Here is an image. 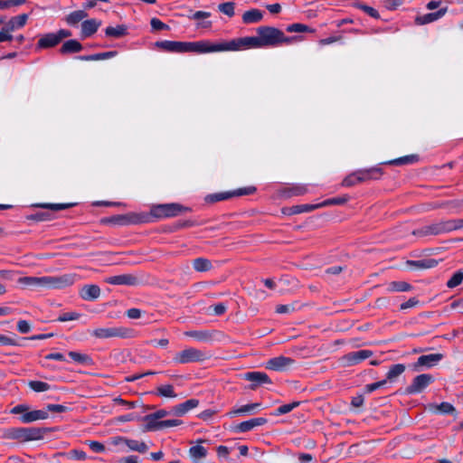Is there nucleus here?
<instances>
[{
	"label": "nucleus",
	"mask_w": 463,
	"mask_h": 463,
	"mask_svg": "<svg viewBox=\"0 0 463 463\" xmlns=\"http://www.w3.org/2000/svg\"><path fill=\"white\" fill-rule=\"evenodd\" d=\"M39 436V430L33 428H20L12 430L11 438L23 440H32Z\"/></svg>",
	"instance_id": "a211bd4d"
},
{
	"label": "nucleus",
	"mask_w": 463,
	"mask_h": 463,
	"mask_svg": "<svg viewBox=\"0 0 463 463\" xmlns=\"http://www.w3.org/2000/svg\"><path fill=\"white\" fill-rule=\"evenodd\" d=\"M409 265L414 266L418 269H430L434 268L437 265V261L435 260H411L408 261Z\"/></svg>",
	"instance_id": "49530a36"
},
{
	"label": "nucleus",
	"mask_w": 463,
	"mask_h": 463,
	"mask_svg": "<svg viewBox=\"0 0 463 463\" xmlns=\"http://www.w3.org/2000/svg\"><path fill=\"white\" fill-rule=\"evenodd\" d=\"M189 455L194 461L198 462L207 456V449L201 444H196L190 448Z\"/></svg>",
	"instance_id": "f704fd0d"
},
{
	"label": "nucleus",
	"mask_w": 463,
	"mask_h": 463,
	"mask_svg": "<svg viewBox=\"0 0 463 463\" xmlns=\"http://www.w3.org/2000/svg\"><path fill=\"white\" fill-rule=\"evenodd\" d=\"M116 51H110V52H99V53H94L90 55H80L77 56L76 59L80 61H100V60H106L112 57H115L117 55Z\"/></svg>",
	"instance_id": "7c9ffc66"
},
{
	"label": "nucleus",
	"mask_w": 463,
	"mask_h": 463,
	"mask_svg": "<svg viewBox=\"0 0 463 463\" xmlns=\"http://www.w3.org/2000/svg\"><path fill=\"white\" fill-rule=\"evenodd\" d=\"M46 411H47V412L51 411V412L61 413V412L67 411L68 407L61 405V404H48Z\"/></svg>",
	"instance_id": "e2e57ef3"
},
{
	"label": "nucleus",
	"mask_w": 463,
	"mask_h": 463,
	"mask_svg": "<svg viewBox=\"0 0 463 463\" xmlns=\"http://www.w3.org/2000/svg\"><path fill=\"white\" fill-rule=\"evenodd\" d=\"M443 355L441 354H430L421 355L418 358L414 364V369L419 370L420 367H432L437 364Z\"/></svg>",
	"instance_id": "f3484780"
},
{
	"label": "nucleus",
	"mask_w": 463,
	"mask_h": 463,
	"mask_svg": "<svg viewBox=\"0 0 463 463\" xmlns=\"http://www.w3.org/2000/svg\"><path fill=\"white\" fill-rule=\"evenodd\" d=\"M255 192H256V187L253 185H249V186L239 188V189L230 191V192L211 194L206 195L204 200L207 203H213L216 202L230 199L234 196H242V195L252 194Z\"/></svg>",
	"instance_id": "0eeeda50"
},
{
	"label": "nucleus",
	"mask_w": 463,
	"mask_h": 463,
	"mask_svg": "<svg viewBox=\"0 0 463 463\" xmlns=\"http://www.w3.org/2000/svg\"><path fill=\"white\" fill-rule=\"evenodd\" d=\"M80 317V314L76 312L64 313L58 317V321L60 322H67L76 320Z\"/></svg>",
	"instance_id": "bf43d9fd"
},
{
	"label": "nucleus",
	"mask_w": 463,
	"mask_h": 463,
	"mask_svg": "<svg viewBox=\"0 0 463 463\" xmlns=\"http://www.w3.org/2000/svg\"><path fill=\"white\" fill-rule=\"evenodd\" d=\"M299 405V402H293L291 403H288V404H284V405H281L279 406L277 410H276V415H282V414H286V413H288L289 411H291L293 409L297 408L298 406Z\"/></svg>",
	"instance_id": "6e6d98bb"
},
{
	"label": "nucleus",
	"mask_w": 463,
	"mask_h": 463,
	"mask_svg": "<svg viewBox=\"0 0 463 463\" xmlns=\"http://www.w3.org/2000/svg\"><path fill=\"white\" fill-rule=\"evenodd\" d=\"M266 423H267L266 418H262V417L253 418V419L242 421L240 424H238L235 427V430L237 432H242V433L248 432V431L251 430L252 429L261 426V425H264Z\"/></svg>",
	"instance_id": "aec40b11"
},
{
	"label": "nucleus",
	"mask_w": 463,
	"mask_h": 463,
	"mask_svg": "<svg viewBox=\"0 0 463 463\" xmlns=\"http://www.w3.org/2000/svg\"><path fill=\"white\" fill-rule=\"evenodd\" d=\"M28 385L36 392H43L50 390V385L47 383L41 381H31Z\"/></svg>",
	"instance_id": "3c124183"
},
{
	"label": "nucleus",
	"mask_w": 463,
	"mask_h": 463,
	"mask_svg": "<svg viewBox=\"0 0 463 463\" xmlns=\"http://www.w3.org/2000/svg\"><path fill=\"white\" fill-rule=\"evenodd\" d=\"M372 355L373 352L370 350H358L343 355L340 358V361L345 366H352L358 364L359 363L371 357Z\"/></svg>",
	"instance_id": "9d476101"
},
{
	"label": "nucleus",
	"mask_w": 463,
	"mask_h": 463,
	"mask_svg": "<svg viewBox=\"0 0 463 463\" xmlns=\"http://www.w3.org/2000/svg\"><path fill=\"white\" fill-rule=\"evenodd\" d=\"M293 364L294 360L290 357L280 355L268 360L266 368L273 371H283Z\"/></svg>",
	"instance_id": "2eb2a0df"
},
{
	"label": "nucleus",
	"mask_w": 463,
	"mask_h": 463,
	"mask_svg": "<svg viewBox=\"0 0 463 463\" xmlns=\"http://www.w3.org/2000/svg\"><path fill=\"white\" fill-rule=\"evenodd\" d=\"M101 24L102 23L100 20L95 18L83 21L81 23V29L80 33V39L84 40L92 36L98 31Z\"/></svg>",
	"instance_id": "4468645a"
},
{
	"label": "nucleus",
	"mask_w": 463,
	"mask_h": 463,
	"mask_svg": "<svg viewBox=\"0 0 463 463\" xmlns=\"http://www.w3.org/2000/svg\"><path fill=\"white\" fill-rule=\"evenodd\" d=\"M150 25L152 30L160 31V30H169L170 27L166 24L163 23L160 19L154 17L150 20Z\"/></svg>",
	"instance_id": "13d9d810"
},
{
	"label": "nucleus",
	"mask_w": 463,
	"mask_h": 463,
	"mask_svg": "<svg viewBox=\"0 0 463 463\" xmlns=\"http://www.w3.org/2000/svg\"><path fill=\"white\" fill-rule=\"evenodd\" d=\"M48 418V412L44 410H35L27 411L21 416V421L24 423H31L40 420H45Z\"/></svg>",
	"instance_id": "bb28decb"
},
{
	"label": "nucleus",
	"mask_w": 463,
	"mask_h": 463,
	"mask_svg": "<svg viewBox=\"0 0 463 463\" xmlns=\"http://www.w3.org/2000/svg\"><path fill=\"white\" fill-rule=\"evenodd\" d=\"M68 355L71 358V360L79 364H89L91 363V358L85 354L71 351L68 353Z\"/></svg>",
	"instance_id": "79ce46f5"
},
{
	"label": "nucleus",
	"mask_w": 463,
	"mask_h": 463,
	"mask_svg": "<svg viewBox=\"0 0 463 463\" xmlns=\"http://www.w3.org/2000/svg\"><path fill=\"white\" fill-rule=\"evenodd\" d=\"M286 31L288 33H306V32H313L307 25L304 24H292L287 26Z\"/></svg>",
	"instance_id": "8fccbe9b"
},
{
	"label": "nucleus",
	"mask_w": 463,
	"mask_h": 463,
	"mask_svg": "<svg viewBox=\"0 0 463 463\" xmlns=\"http://www.w3.org/2000/svg\"><path fill=\"white\" fill-rule=\"evenodd\" d=\"M225 52H236L243 49L262 48L259 35L235 38L229 42H224Z\"/></svg>",
	"instance_id": "39448f33"
},
{
	"label": "nucleus",
	"mask_w": 463,
	"mask_h": 463,
	"mask_svg": "<svg viewBox=\"0 0 463 463\" xmlns=\"http://www.w3.org/2000/svg\"><path fill=\"white\" fill-rule=\"evenodd\" d=\"M128 34V27L125 24H118L115 27L108 26L105 29V35L109 38L118 39Z\"/></svg>",
	"instance_id": "2f4dec72"
},
{
	"label": "nucleus",
	"mask_w": 463,
	"mask_h": 463,
	"mask_svg": "<svg viewBox=\"0 0 463 463\" xmlns=\"http://www.w3.org/2000/svg\"><path fill=\"white\" fill-rule=\"evenodd\" d=\"M60 43L59 38L55 33H49L43 35L37 42L36 48L48 49L55 47Z\"/></svg>",
	"instance_id": "4be33fe9"
},
{
	"label": "nucleus",
	"mask_w": 463,
	"mask_h": 463,
	"mask_svg": "<svg viewBox=\"0 0 463 463\" xmlns=\"http://www.w3.org/2000/svg\"><path fill=\"white\" fill-rule=\"evenodd\" d=\"M420 301L416 298H411L408 301L402 303L400 306L401 310H405L408 308L415 307L417 305H419Z\"/></svg>",
	"instance_id": "774afa93"
},
{
	"label": "nucleus",
	"mask_w": 463,
	"mask_h": 463,
	"mask_svg": "<svg viewBox=\"0 0 463 463\" xmlns=\"http://www.w3.org/2000/svg\"><path fill=\"white\" fill-rule=\"evenodd\" d=\"M244 379L252 383L250 385L252 390L256 389L261 384L271 383L268 374L263 372H248L244 373Z\"/></svg>",
	"instance_id": "dca6fc26"
},
{
	"label": "nucleus",
	"mask_w": 463,
	"mask_h": 463,
	"mask_svg": "<svg viewBox=\"0 0 463 463\" xmlns=\"http://www.w3.org/2000/svg\"><path fill=\"white\" fill-rule=\"evenodd\" d=\"M352 6L356 9L364 11L365 14H367L369 16H371L373 18L380 19V17H381L379 12L376 9H374L373 7L369 6L365 4H363L358 0L354 1L352 4Z\"/></svg>",
	"instance_id": "e433bc0d"
},
{
	"label": "nucleus",
	"mask_w": 463,
	"mask_h": 463,
	"mask_svg": "<svg viewBox=\"0 0 463 463\" xmlns=\"http://www.w3.org/2000/svg\"><path fill=\"white\" fill-rule=\"evenodd\" d=\"M307 193V188L303 184H297L289 188L288 192V196H298L303 195Z\"/></svg>",
	"instance_id": "5fc2aeb1"
},
{
	"label": "nucleus",
	"mask_w": 463,
	"mask_h": 463,
	"mask_svg": "<svg viewBox=\"0 0 463 463\" xmlns=\"http://www.w3.org/2000/svg\"><path fill=\"white\" fill-rule=\"evenodd\" d=\"M295 213L297 214L302 213H308L312 212L314 210L319 209V203H305V204H299L295 205Z\"/></svg>",
	"instance_id": "603ef678"
},
{
	"label": "nucleus",
	"mask_w": 463,
	"mask_h": 463,
	"mask_svg": "<svg viewBox=\"0 0 463 463\" xmlns=\"http://www.w3.org/2000/svg\"><path fill=\"white\" fill-rule=\"evenodd\" d=\"M156 394L166 398H175L177 396L172 384H164L158 386L156 388Z\"/></svg>",
	"instance_id": "ea45409f"
},
{
	"label": "nucleus",
	"mask_w": 463,
	"mask_h": 463,
	"mask_svg": "<svg viewBox=\"0 0 463 463\" xmlns=\"http://www.w3.org/2000/svg\"><path fill=\"white\" fill-rule=\"evenodd\" d=\"M368 179L369 175H346L342 182V185L345 187H351L366 182Z\"/></svg>",
	"instance_id": "4c0bfd02"
},
{
	"label": "nucleus",
	"mask_w": 463,
	"mask_h": 463,
	"mask_svg": "<svg viewBox=\"0 0 463 463\" xmlns=\"http://www.w3.org/2000/svg\"><path fill=\"white\" fill-rule=\"evenodd\" d=\"M412 289V286L405 281H392L387 285L388 292H407Z\"/></svg>",
	"instance_id": "72a5a7b5"
},
{
	"label": "nucleus",
	"mask_w": 463,
	"mask_h": 463,
	"mask_svg": "<svg viewBox=\"0 0 463 463\" xmlns=\"http://www.w3.org/2000/svg\"><path fill=\"white\" fill-rule=\"evenodd\" d=\"M347 201H348L347 196L335 197V198L327 199V200H325V201L319 203V207L323 208V207H328L331 205H340V204L345 203Z\"/></svg>",
	"instance_id": "a18cd8bd"
},
{
	"label": "nucleus",
	"mask_w": 463,
	"mask_h": 463,
	"mask_svg": "<svg viewBox=\"0 0 463 463\" xmlns=\"http://www.w3.org/2000/svg\"><path fill=\"white\" fill-rule=\"evenodd\" d=\"M26 3V0H0V10L19 6Z\"/></svg>",
	"instance_id": "4d7b16f0"
},
{
	"label": "nucleus",
	"mask_w": 463,
	"mask_h": 463,
	"mask_svg": "<svg viewBox=\"0 0 463 463\" xmlns=\"http://www.w3.org/2000/svg\"><path fill=\"white\" fill-rule=\"evenodd\" d=\"M433 382V377L430 374H420L416 376L412 383L407 387L406 392L412 394V393H419L422 392L430 383Z\"/></svg>",
	"instance_id": "f8f14e48"
},
{
	"label": "nucleus",
	"mask_w": 463,
	"mask_h": 463,
	"mask_svg": "<svg viewBox=\"0 0 463 463\" xmlns=\"http://www.w3.org/2000/svg\"><path fill=\"white\" fill-rule=\"evenodd\" d=\"M194 269L198 272L208 271L212 269V262L208 259L197 258L193 262Z\"/></svg>",
	"instance_id": "58836bf2"
},
{
	"label": "nucleus",
	"mask_w": 463,
	"mask_h": 463,
	"mask_svg": "<svg viewBox=\"0 0 463 463\" xmlns=\"http://www.w3.org/2000/svg\"><path fill=\"white\" fill-rule=\"evenodd\" d=\"M403 4V0H385L384 5L388 10H396Z\"/></svg>",
	"instance_id": "338daca9"
},
{
	"label": "nucleus",
	"mask_w": 463,
	"mask_h": 463,
	"mask_svg": "<svg viewBox=\"0 0 463 463\" xmlns=\"http://www.w3.org/2000/svg\"><path fill=\"white\" fill-rule=\"evenodd\" d=\"M28 20L27 14H22L12 17L5 25L7 31L14 32L17 29L23 28Z\"/></svg>",
	"instance_id": "c85d7f7f"
},
{
	"label": "nucleus",
	"mask_w": 463,
	"mask_h": 463,
	"mask_svg": "<svg viewBox=\"0 0 463 463\" xmlns=\"http://www.w3.org/2000/svg\"><path fill=\"white\" fill-rule=\"evenodd\" d=\"M209 356L206 353L194 347L185 348L176 353L173 358L174 363L177 364H185L190 363L203 362Z\"/></svg>",
	"instance_id": "20e7f679"
},
{
	"label": "nucleus",
	"mask_w": 463,
	"mask_h": 463,
	"mask_svg": "<svg viewBox=\"0 0 463 463\" xmlns=\"http://www.w3.org/2000/svg\"><path fill=\"white\" fill-rule=\"evenodd\" d=\"M88 445L91 449V450L97 453H100L105 450V446L99 441L89 440Z\"/></svg>",
	"instance_id": "69168bd1"
},
{
	"label": "nucleus",
	"mask_w": 463,
	"mask_h": 463,
	"mask_svg": "<svg viewBox=\"0 0 463 463\" xmlns=\"http://www.w3.org/2000/svg\"><path fill=\"white\" fill-rule=\"evenodd\" d=\"M463 228V219L442 221L425 228L426 234H440Z\"/></svg>",
	"instance_id": "6e6552de"
},
{
	"label": "nucleus",
	"mask_w": 463,
	"mask_h": 463,
	"mask_svg": "<svg viewBox=\"0 0 463 463\" xmlns=\"http://www.w3.org/2000/svg\"><path fill=\"white\" fill-rule=\"evenodd\" d=\"M80 295L85 300H95L100 296V288L97 285H85L80 289Z\"/></svg>",
	"instance_id": "b1692460"
},
{
	"label": "nucleus",
	"mask_w": 463,
	"mask_h": 463,
	"mask_svg": "<svg viewBox=\"0 0 463 463\" xmlns=\"http://www.w3.org/2000/svg\"><path fill=\"white\" fill-rule=\"evenodd\" d=\"M279 29L273 26H260L257 28V33L260 38L261 47H275L279 45Z\"/></svg>",
	"instance_id": "423d86ee"
},
{
	"label": "nucleus",
	"mask_w": 463,
	"mask_h": 463,
	"mask_svg": "<svg viewBox=\"0 0 463 463\" xmlns=\"http://www.w3.org/2000/svg\"><path fill=\"white\" fill-rule=\"evenodd\" d=\"M190 212V208L178 203L153 204L150 214L157 219L173 218Z\"/></svg>",
	"instance_id": "f03ea898"
},
{
	"label": "nucleus",
	"mask_w": 463,
	"mask_h": 463,
	"mask_svg": "<svg viewBox=\"0 0 463 463\" xmlns=\"http://www.w3.org/2000/svg\"><path fill=\"white\" fill-rule=\"evenodd\" d=\"M261 406L260 403L255 402V403H250L243 406H241L240 408L233 409L231 411L227 413V416L229 417H234L238 415H249L255 412L256 410H258Z\"/></svg>",
	"instance_id": "cd10ccee"
},
{
	"label": "nucleus",
	"mask_w": 463,
	"mask_h": 463,
	"mask_svg": "<svg viewBox=\"0 0 463 463\" xmlns=\"http://www.w3.org/2000/svg\"><path fill=\"white\" fill-rule=\"evenodd\" d=\"M199 401L196 399H190L185 401L183 403L177 404L173 408V412L176 416H183L192 409H194L198 406Z\"/></svg>",
	"instance_id": "393cba45"
},
{
	"label": "nucleus",
	"mask_w": 463,
	"mask_h": 463,
	"mask_svg": "<svg viewBox=\"0 0 463 463\" xmlns=\"http://www.w3.org/2000/svg\"><path fill=\"white\" fill-rule=\"evenodd\" d=\"M405 371V365L402 364H397L392 365L387 373V380L394 381L397 377H399Z\"/></svg>",
	"instance_id": "c03bdc74"
},
{
	"label": "nucleus",
	"mask_w": 463,
	"mask_h": 463,
	"mask_svg": "<svg viewBox=\"0 0 463 463\" xmlns=\"http://www.w3.org/2000/svg\"><path fill=\"white\" fill-rule=\"evenodd\" d=\"M443 207L448 210L449 213H454L463 210V200H451L447 201L439 204L433 205V208Z\"/></svg>",
	"instance_id": "473e14b6"
},
{
	"label": "nucleus",
	"mask_w": 463,
	"mask_h": 463,
	"mask_svg": "<svg viewBox=\"0 0 463 463\" xmlns=\"http://www.w3.org/2000/svg\"><path fill=\"white\" fill-rule=\"evenodd\" d=\"M0 345H20V344L14 337L1 335V334H0Z\"/></svg>",
	"instance_id": "052dcab7"
},
{
	"label": "nucleus",
	"mask_w": 463,
	"mask_h": 463,
	"mask_svg": "<svg viewBox=\"0 0 463 463\" xmlns=\"http://www.w3.org/2000/svg\"><path fill=\"white\" fill-rule=\"evenodd\" d=\"M420 160V156L417 154L407 155L404 156H401L390 161H386L383 164L385 165H413L418 163Z\"/></svg>",
	"instance_id": "c756f323"
},
{
	"label": "nucleus",
	"mask_w": 463,
	"mask_h": 463,
	"mask_svg": "<svg viewBox=\"0 0 463 463\" xmlns=\"http://www.w3.org/2000/svg\"><path fill=\"white\" fill-rule=\"evenodd\" d=\"M155 47L166 52L172 53H184L186 52V42L178 41H157L155 43Z\"/></svg>",
	"instance_id": "9b49d317"
},
{
	"label": "nucleus",
	"mask_w": 463,
	"mask_h": 463,
	"mask_svg": "<svg viewBox=\"0 0 463 463\" xmlns=\"http://www.w3.org/2000/svg\"><path fill=\"white\" fill-rule=\"evenodd\" d=\"M11 31L6 30V26L5 25L0 30V43L12 41L14 39V36L11 34Z\"/></svg>",
	"instance_id": "0e129e2a"
},
{
	"label": "nucleus",
	"mask_w": 463,
	"mask_h": 463,
	"mask_svg": "<svg viewBox=\"0 0 463 463\" xmlns=\"http://www.w3.org/2000/svg\"><path fill=\"white\" fill-rule=\"evenodd\" d=\"M184 335L194 338L199 342L208 343L213 341L214 332L209 330H191L185 331Z\"/></svg>",
	"instance_id": "5701e85b"
},
{
	"label": "nucleus",
	"mask_w": 463,
	"mask_h": 463,
	"mask_svg": "<svg viewBox=\"0 0 463 463\" xmlns=\"http://www.w3.org/2000/svg\"><path fill=\"white\" fill-rule=\"evenodd\" d=\"M69 457L71 458L76 459V460H85L87 458V455L82 450L78 449H72L69 452Z\"/></svg>",
	"instance_id": "680f3d73"
},
{
	"label": "nucleus",
	"mask_w": 463,
	"mask_h": 463,
	"mask_svg": "<svg viewBox=\"0 0 463 463\" xmlns=\"http://www.w3.org/2000/svg\"><path fill=\"white\" fill-rule=\"evenodd\" d=\"M105 282L111 285L135 286L139 283V279L133 274H120L106 278Z\"/></svg>",
	"instance_id": "ddd939ff"
},
{
	"label": "nucleus",
	"mask_w": 463,
	"mask_h": 463,
	"mask_svg": "<svg viewBox=\"0 0 463 463\" xmlns=\"http://www.w3.org/2000/svg\"><path fill=\"white\" fill-rule=\"evenodd\" d=\"M87 16H88V13L85 10H77V11H73V12L70 13L66 16L65 20L69 25L74 26V25L78 24L80 21L85 19Z\"/></svg>",
	"instance_id": "c9c22d12"
},
{
	"label": "nucleus",
	"mask_w": 463,
	"mask_h": 463,
	"mask_svg": "<svg viewBox=\"0 0 463 463\" xmlns=\"http://www.w3.org/2000/svg\"><path fill=\"white\" fill-rule=\"evenodd\" d=\"M131 335V330L125 327H99L91 332V335L99 339L113 337L125 338Z\"/></svg>",
	"instance_id": "1a4fd4ad"
},
{
	"label": "nucleus",
	"mask_w": 463,
	"mask_h": 463,
	"mask_svg": "<svg viewBox=\"0 0 463 463\" xmlns=\"http://www.w3.org/2000/svg\"><path fill=\"white\" fill-rule=\"evenodd\" d=\"M234 8L235 4L233 2H225L218 5L219 11L226 14L228 17H232L234 15Z\"/></svg>",
	"instance_id": "09e8293b"
},
{
	"label": "nucleus",
	"mask_w": 463,
	"mask_h": 463,
	"mask_svg": "<svg viewBox=\"0 0 463 463\" xmlns=\"http://www.w3.org/2000/svg\"><path fill=\"white\" fill-rule=\"evenodd\" d=\"M224 42L212 43L208 40L196 42H186V52H194L198 54L225 52Z\"/></svg>",
	"instance_id": "7ed1b4c3"
},
{
	"label": "nucleus",
	"mask_w": 463,
	"mask_h": 463,
	"mask_svg": "<svg viewBox=\"0 0 463 463\" xmlns=\"http://www.w3.org/2000/svg\"><path fill=\"white\" fill-rule=\"evenodd\" d=\"M126 445L130 450L144 453L148 449V447L145 442L127 439Z\"/></svg>",
	"instance_id": "37998d69"
},
{
	"label": "nucleus",
	"mask_w": 463,
	"mask_h": 463,
	"mask_svg": "<svg viewBox=\"0 0 463 463\" xmlns=\"http://www.w3.org/2000/svg\"><path fill=\"white\" fill-rule=\"evenodd\" d=\"M83 49L82 44L75 39L65 41L61 46L59 52L62 55L78 53Z\"/></svg>",
	"instance_id": "412c9836"
},
{
	"label": "nucleus",
	"mask_w": 463,
	"mask_h": 463,
	"mask_svg": "<svg viewBox=\"0 0 463 463\" xmlns=\"http://www.w3.org/2000/svg\"><path fill=\"white\" fill-rule=\"evenodd\" d=\"M448 11V7L440 8L437 12L428 13L423 15H419L415 18V23L420 25L430 24L443 17Z\"/></svg>",
	"instance_id": "6ab92c4d"
},
{
	"label": "nucleus",
	"mask_w": 463,
	"mask_h": 463,
	"mask_svg": "<svg viewBox=\"0 0 463 463\" xmlns=\"http://www.w3.org/2000/svg\"><path fill=\"white\" fill-rule=\"evenodd\" d=\"M462 280H463V272L458 270L453 274V276L450 278V279L448 280L447 287L449 288H456L462 282Z\"/></svg>",
	"instance_id": "864d4df0"
},
{
	"label": "nucleus",
	"mask_w": 463,
	"mask_h": 463,
	"mask_svg": "<svg viewBox=\"0 0 463 463\" xmlns=\"http://www.w3.org/2000/svg\"><path fill=\"white\" fill-rule=\"evenodd\" d=\"M76 203H40V204H37V206L41 207V208L51 209L53 211H61V210H65L70 207H72Z\"/></svg>",
	"instance_id": "de8ad7c7"
},
{
	"label": "nucleus",
	"mask_w": 463,
	"mask_h": 463,
	"mask_svg": "<svg viewBox=\"0 0 463 463\" xmlns=\"http://www.w3.org/2000/svg\"><path fill=\"white\" fill-rule=\"evenodd\" d=\"M242 23L245 24H251L260 22L263 19V12L252 8L243 13L242 14Z\"/></svg>",
	"instance_id": "a878e982"
},
{
	"label": "nucleus",
	"mask_w": 463,
	"mask_h": 463,
	"mask_svg": "<svg viewBox=\"0 0 463 463\" xmlns=\"http://www.w3.org/2000/svg\"><path fill=\"white\" fill-rule=\"evenodd\" d=\"M144 421L146 422V430L151 431V430H162V427L160 425V420H156L152 413L148 414L144 417Z\"/></svg>",
	"instance_id": "a19ab883"
},
{
	"label": "nucleus",
	"mask_w": 463,
	"mask_h": 463,
	"mask_svg": "<svg viewBox=\"0 0 463 463\" xmlns=\"http://www.w3.org/2000/svg\"><path fill=\"white\" fill-rule=\"evenodd\" d=\"M75 281V275L64 274L61 276L20 277L17 283L24 288L57 289L71 286Z\"/></svg>",
	"instance_id": "f257e3e1"
}]
</instances>
